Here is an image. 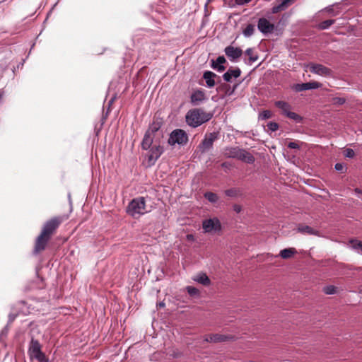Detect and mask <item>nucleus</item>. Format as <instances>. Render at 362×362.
Instances as JSON below:
<instances>
[{"instance_id": "26", "label": "nucleus", "mask_w": 362, "mask_h": 362, "mask_svg": "<svg viewBox=\"0 0 362 362\" xmlns=\"http://www.w3.org/2000/svg\"><path fill=\"white\" fill-rule=\"evenodd\" d=\"M288 118L293 120L296 123H300L303 121V117L296 112H291V110L286 115Z\"/></svg>"}, {"instance_id": "46", "label": "nucleus", "mask_w": 362, "mask_h": 362, "mask_svg": "<svg viewBox=\"0 0 362 362\" xmlns=\"http://www.w3.org/2000/svg\"><path fill=\"white\" fill-rule=\"evenodd\" d=\"M245 54L249 55V53H250L249 49H247L245 51Z\"/></svg>"}, {"instance_id": "44", "label": "nucleus", "mask_w": 362, "mask_h": 362, "mask_svg": "<svg viewBox=\"0 0 362 362\" xmlns=\"http://www.w3.org/2000/svg\"><path fill=\"white\" fill-rule=\"evenodd\" d=\"M257 59V57H252V54H250V62H255Z\"/></svg>"}, {"instance_id": "27", "label": "nucleus", "mask_w": 362, "mask_h": 362, "mask_svg": "<svg viewBox=\"0 0 362 362\" xmlns=\"http://www.w3.org/2000/svg\"><path fill=\"white\" fill-rule=\"evenodd\" d=\"M204 197L211 203H216L218 199L217 194L211 192H206Z\"/></svg>"}, {"instance_id": "31", "label": "nucleus", "mask_w": 362, "mask_h": 362, "mask_svg": "<svg viewBox=\"0 0 362 362\" xmlns=\"http://www.w3.org/2000/svg\"><path fill=\"white\" fill-rule=\"evenodd\" d=\"M334 22H335V21L332 20V19L324 21L319 24V28L321 30L327 29L329 26H331L332 24H334Z\"/></svg>"}, {"instance_id": "15", "label": "nucleus", "mask_w": 362, "mask_h": 362, "mask_svg": "<svg viewBox=\"0 0 362 362\" xmlns=\"http://www.w3.org/2000/svg\"><path fill=\"white\" fill-rule=\"evenodd\" d=\"M226 62V60L223 56H219L216 60L212 59L211 61V66L218 72H223L226 69V67L223 66Z\"/></svg>"}, {"instance_id": "16", "label": "nucleus", "mask_w": 362, "mask_h": 362, "mask_svg": "<svg viewBox=\"0 0 362 362\" xmlns=\"http://www.w3.org/2000/svg\"><path fill=\"white\" fill-rule=\"evenodd\" d=\"M295 0H278L276 4L272 8V13H276L285 10L291 5Z\"/></svg>"}, {"instance_id": "24", "label": "nucleus", "mask_w": 362, "mask_h": 362, "mask_svg": "<svg viewBox=\"0 0 362 362\" xmlns=\"http://www.w3.org/2000/svg\"><path fill=\"white\" fill-rule=\"evenodd\" d=\"M193 279L195 281H197L204 286H207L210 284L209 278L206 276V274H204V273L198 274L196 276H194L193 278Z\"/></svg>"}, {"instance_id": "12", "label": "nucleus", "mask_w": 362, "mask_h": 362, "mask_svg": "<svg viewBox=\"0 0 362 362\" xmlns=\"http://www.w3.org/2000/svg\"><path fill=\"white\" fill-rule=\"evenodd\" d=\"M322 83L317 81H310L303 83H298L294 86V90L297 92H301L310 89H316L320 88Z\"/></svg>"}, {"instance_id": "9", "label": "nucleus", "mask_w": 362, "mask_h": 362, "mask_svg": "<svg viewBox=\"0 0 362 362\" xmlns=\"http://www.w3.org/2000/svg\"><path fill=\"white\" fill-rule=\"evenodd\" d=\"M226 155L229 157L237 158L246 163L249 162L248 153L245 150L240 149L238 147L226 149Z\"/></svg>"}, {"instance_id": "48", "label": "nucleus", "mask_w": 362, "mask_h": 362, "mask_svg": "<svg viewBox=\"0 0 362 362\" xmlns=\"http://www.w3.org/2000/svg\"><path fill=\"white\" fill-rule=\"evenodd\" d=\"M250 163H251V162H252L254 160V158L252 156H250Z\"/></svg>"}, {"instance_id": "32", "label": "nucleus", "mask_w": 362, "mask_h": 362, "mask_svg": "<svg viewBox=\"0 0 362 362\" xmlns=\"http://www.w3.org/2000/svg\"><path fill=\"white\" fill-rule=\"evenodd\" d=\"M323 292L327 295H332L337 293V288L334 286H326L322 289Z\"/></svg>"}, {"instance_id": "23", "label": "nucleus", "mask_w": 362, "mask_h": 362, "mask_svg": "<svg viewBox=\"0 0 362 362\" xmlns=\"http://www.w3.org/2000/svg\"><path fill=\"white\" fill-rule=\"evenodd\" d=\"M297 253L294 247L286 248L280 251L279 256L283 259H289Z\"/></svg>"}, {"instance_id": "28", "label": "nucleus", "mask_w": 362, "mask_h": 362, "mask_svg": "<svg viewBox=\"0 0 362 362\" xmlns=\"http://www.w3.org/2000/svg\"><path fill=\"white\" fill-rule=\"evenodd\" d=\"M350 243L353 249L362 254V242L357 240H351Z\"/></svg>"}, {"instance_id": "13", "label": "nucleus", "mask_w": 362, "mask_h": 362, "mask_svg": "<svg viewBox=\"0 0 362 362\" xmlns=\"http://www.w3.org/2000/svg\"><path fill=\"white\" fill-rule=\"evenodd\" d=\"M206 100L205 93L201 89L194 90L190 96V101L193 105H199Z\"/></svg>"}, {"instance_id": "8", "label": "nucleus", "mask_w": 362, "mask_h": 362, "mask_svg": "<svg viewBox=\"0 0 362 362\" xmlns=\"http://www.w3.org/2000/svg\"><path fill=\"white\" fill-rule=\"evenodd\" d=\"M164 148L162 146H153L148 151L147 155L148 164L149 166L153 165L156 160L163 154Z\"/></svg>"}, {"instance_id": "30", "label": "nucleus", "mask_w": 362, "mask_h": 362, "mask_svg": "<svg viewBox=\"0 0 362 362\" xmlns=\"http://www.w3.org/2000/svg\"><path fill=\"white\" fill-rule=\"evenodd\" d=\"M160 128V124L159 122H153L149 127L148 129L146 132H150V134L153 136L154 133L158 131Z\"/></svg>"}, {"instance_id": "14", "label": "nucleus", "mask_w": 362, "mask_h": 362, "mask_svg": "<svg viewBox=\"0 0 362 362\" xmlns=\"http://www.w3.org/2000/svg\"><path fill=\"white\" fill-rule=\"evenodd\" d=\"M274 25L266 18H260L258 22V29L264 33H272L274 30Z\"/></svg>"}, {"instance_id": "43", "label": "nucleus", "mask_w": 362, "mask_h": 362, "mask_svg": "<svg viewBox=\"0 0 362 362\" xmlns=\"http://www.w3.org/2000/svg\"><path fill=\"white\" fill-rule=\"evenodd\" d=\"M14 319H15V315H9V320H8L9 322H12L14 320Z\"/></svg>"}, {"instance_id": "19", "label": "nucleus", "mask_w": 362, "mask_h": 362, "mask_svg": "<svg viewBox=\"0 0 362 362\" xmlns=\"http://www.w3.org/2000/svg\"><path fill=\"white\" fill-rule=\"evenodd\" d=\"M228 339V337L219 334H210L205 337L204 341L211 342V343H216L224 341Z\"/></svg>"}, {"instance_id": "4", "label": "nucleus", "mask_w": 362, "mask_h": 362, "mask_svg": "<svg viewBox=\"0 0 362 362\" xmlns=\"http://www.w3.org/2000/svg\"><path fill=\"white\" fill-rule=\"evenodd\" d=\"M28 354L31 359L35 358L39 362H47L45 354L41 351V345L36 339H31L28 348Z\"/></svg>"}, {"instance_id": "6", "label": "nucleus", "mask_w": 362, "mask_h": 362, "mask_svg": "<svg viewBox=\"0 0 362 362\" xmlns=\"http://www.w3.org/2000/svg\"><path fill=\"white\" fill-rule=\"evenodd\" d=\"M307 67L310 72L317 75L325 77H329L332 75V71L329 68L320 64L310 63Z\"/></svg>"}, {"instance_id": "37", "label": "nucleus", "mask_w": 362, "mask_h": 362, "mask_svg": "<svg viewBox=\"0 0 362 362\" xmlns=\"http://www.w3.org/2000/svg\"><path fill=\"white\" fill-rule=\"evenodd\" d=\"M334 168L336 170L339 171L341 173H344L346 171V168L342 163H336Z\"/></svg>"}, {"instance_id": "49", "label": "nucleus", "mask_w": 362, "mask_h": 362, "mask_svg": "<svg viewBox=\"0 0 362 362\" xmlns=\"http://www.w3.org/2000/svg\"><path fill=\"white\" fill-rule=\"evenodd\" d=\"M252 28L250 27V33H252Z\"/></svg>"}, {"instance_id": "2", "label": "nucleus", "mask_w": 362, "mask_h": 362, "mask_svg": "<svg viewBox=\"0 0 362 362\" xmlns=\"http://www.w3.org/2000/svg\"><path fill=\"white\" fill-rule=\"evenodd\" d=\"M212 116L211 113L206 112L201 108H194L187 112L185 119L189 126L195 128L209 121Z\"/></svg>"}, {"instance_id": "17", "label": "nucleus", "mask_w": 362, "mask_h": 362, "mask_svg": "<svg viewBox=\"0 0 362 362\" xmlns=\"http://www.w3.org/2000/svg\"><path fill=\"white\" fill-rule=\"evenodd\" d=\"M216 77L217 75L211 71H204L203 78L205 80L206 87L213 88L215 86V78Z\"/></svg>"}, {"instance_id": "20", "label": "nucleus", "mask_w": 362, "mask_h": 362, "mask_svg": "<svg viewBox=\"0 0 362 362\" xmlns=\"http://www.w3.org/2000/svg\"><path fill=\"white\" fill-rule=\"evenodd\" d=\"M298 232L303 233V234H309V235H318L319 232L314 228H311L310 226L300 224L298 225L297 228Z\"/></svg>"}, {"instance_id": "5", "label": "nucleus", "mask_w": 362, "mask_h": 362, "mask_svg": "<svg viewBox=\"0 0 362 362\" xmlns=\"http://www.w3.org/2000/svg\"><path fill=\"white\" fill-rule=\"evenodd\" d=\"M188 141V136L182 129H175L171 132L168 139V144L170 146L178 144L185 145Z\"/></svg>"}, {"instance_id": "29", "label": "nucleus", "mask_w": 362, "mask_h": 362, "mask_svg": "<svg viewBox=\"0 0 362 362\" xmlns=\"http://www.w3.org/2000/svg\"><path fill=\"white\" fill-rule=\"evenodd\" d=\"M273 116V113L270 110H264L259 114V119L264 120L267 119L272 118Z\"/></svg>"}, {"instance_id": "38", "label": "nucleus", "mask_w": 362, "mask_h": 362, "mask_svg": "<svg viewBox=\"0 0 362 362\" xmlns=\"http://www.w3.org/2000/svg\"><path fill=\"white\" fill-rule=\"evenodd\" d=\"M355 155V153L353 149L347 148L344 151V156L347 158H353Z\"/></svg>"}, {"instance_id": "10", "label": "nucleus", "mask_w": 362, "mask_h": 362, "mask_svg": "<svg viewBox=\"0 0 362 362\" xmlns=\"http://www.w3.org/2000/svg\"><path fill=\"white\" fill-rule=\"evenodd\" d=\"M225 54L227 57L232 62L239 59L243 54V51L239 47H235L232 45L226 47L224 49Z\"/></svg>"}, {"instance_id": "3", "label": "nucleus", "mask_w": 362, "mask_h": 362, "mask_svg": "<svg viewBox=\"0 0 362 362\" xmlns=\"http://www.w3.org/2000/svg\"><path fill=\"white\" fill-rule=\"evenodd\" d=\"M148 212L146 209L145 198L139 197L133 199L127 207V213L133 218H138Z\"/></svg>"}, {"instance_id": "50", "label": "nucleus", "mask_w": 362, "mask_h": 362, "mask_svg": "<svg viewBox=\"0 0 362 362\" xmlns=\"http://www.w3.org/2000/svg\"><path fill=\"white\" fill-rule=\"evenodd\" d=\"M360 293H362V289L361 290Z\"/></svg>"}, {"instance_id": "42", "label": "nucleus", "mask_w": 362, "mask_h": 362, "mask_svg": "<svg viewBox=\"0 0 362 362\" xmlns=\"http://www.w3.org/2000/svg\"><path fill=\"white\" fill-rule=\"evenodd\" d=\"M354 192L358 194V196L359 195H362V189H361L360 188H355L354 189Z\"/></svg>"}, {"instance_id": "40", "label": "nucleus", "mask_w": 362, "mask_h": 362, "mask_svg": "<svg viewBox=\"0 0 362 362\" xmlns=\"http://www.w3.org/2000/svg\"><path fill=\"white\" fill-rule=\"evenodd\" d=\"M233 210L236 212V213H240L241 211H242V207L240 205H238V204H234L233 206Z\"/></svg>"}, {"instance_id": "39", "label": "nucleus", "mask_w": 362, "mask_h": 362, "mask_svg": "<svg viewBox=\"0 0 362 362\" xmlns=\"http://www.w3.org/2000/svg\"><path fill=\"white\" fill-rule=\"evenodd\" d=\"M287 146L289 148H292V149H299L300 148V146L297 142H289Z\"/></svg>"}, {"instance_id": "1", "label": "nucleus", "mask_w": 362, "mask_h": 362, "mask_svg": "<svg viewBox=\"0 0 362 362\" xmlns=\"http://www.w3.org/2000/svg\"><path fill=\"white\" fill-rule=\"evenodd\" d=\"M62 223V218L59 217H54L47 221L42 230L41 233L37 238L35 245L34 252L38 253L45 250L46 245L52 234L59 227Z\"/></svg>"}, {"instance_id": "47", "label": "nucleus", "mask_w": 362, "mask_h": 362, "mask_svg": "<svg viewBox=\"0 0 362 362\" xmlns=\"http://www.w3.org/2000/svg\"><path fill=\"white\" fill-rule=\"evenodd\" d=\"M192 238V235H187V238H188V239H191Z\"/></svg>"}, {"instance_id": "22", "label": "nucleus", "mask_w": 362, "mask_h": 362, "mask_svg": "<svg viewBox=\"0 0 362 362\" xmlns=\"http://www.w3.org/2000/svg\"><path fill=\"white\" fill-rule=\"evenodd\" d=\"M275 106L278 107L279 110H281L283 115L285 116L288 114V112L291 110V105L282 100L276 101L274 103Z\"/></svg>"}, {"instance_id": "25", "label": "nucleus", "mask_w": 362, "mask_h": 362, "mask_svg": "<svg viewBox=\"0 0 362 362\" xmlns=\"http://www.w3.org/2000/svg\"><path fill=\"white\" fill-rule=\"evenodd\" d=\"M226 195L230 197H239L242 195V191L238 188H231L225 191Z\"/></svg>"}, {"instance_id": "21", "label": "nucleus", "mask_w": 362, "mask_h": 362, "mask_svg": "<svg viewBox=\"0 0 362 362\" xmlns=\"http://www.w3.org/2000/svg\"><path fill=\"white\" fill-rule=\"evenodd\" d=\"M153 136L150 134V132H146L144 134L141 142V147L144 150H148L152 145Z\"/></svg>"}, {"instance_id": "33", "label": "nucleus", "mask_w": 362, "mask_h": 362, "mask_svg": "<svg viewBox=\"0 0 362 362\" xmlns=\"http://www.w3.org/2000/svg\"><path fill=\"white\" fill-rule=\"evenodd\" d=\"M224 4L228 5L229 6H233L235 4L233 3L232 0H223ZM235 4L237 5H243L249 2V0H235Z\"/></svg>"}, {"instance_id": "41", "label": "nucleus", "mask_w": 362, "mask_h": 362, "mask_svg": "<svg viewBox=\"0 0 362 362\" xmlns=\"http://www.w3.org/2000/svg\"><path fill=\"white\" fill-rule=\"evenodd\" d=\"M249 33H250L249 25H247L245 26V28L243 30V34L245 36L247 37V36H249Z\"/></svg>"}, {"instance_id": "7", "label": "nucleus", "mask_w": 362, "mask_h": 362, "mask_svg": "<svg viewBox=\"0 0 362 362\" xmlns=\"http://www.w3.org/2000/svg\"><path fill=\"white\" fill-rule=\"evenodd\" d=\"M202 228L205 233L218 232L221 230V224L218 218H213L204 220L202 222Z\"/></svg>"}, {"instance_id": "11", "label": "nucleus", "mask_w": 362, "mask_h": 362, "mask_svg": "<svg viewBox=\"0 0 362 362\" xmlns=\"http://www.w3.org/2000/svg\"><path fill=\"white\" fill-rule=\"evenodd\" d=\"M216 139V135L215 133H210L208 135H206L203 141L199 145V148L202 152L206 151L210 149L213 143Z\"/></svg>"}, {"instance_id": "36", "label": "nucleus", "mask_w": 362, "mask_h": 362, "mask_svg": "<svg viewBox=\"0 0 362 362\" xmlns=\"http://www.w3.org/2000/svg\"><path fill=\"white\" fill-rule=\"evenodd\" d=\"M345 102H346V99L344 98L335 97V98H333V99H332V103L334 105H341L344 104Z\"/></svg>"}, {"instance_id": "45", "label": "nucleus", "mask_w": 362, "mask_h": 362, "mask_svg": "<svg viewBox=\"0 0 362 362\" xmlns=\"http://www.w3.org/2000/svg\"><path fill=\"white\" fill-rule=\"evenodd\" d=\"M158 305L159 307H164L165 306V303L163 302H160L158 303Z\"/></svg>"}, {"instance_id": "18", "label": "nucleus", "mask_w": 362, "mask_h": 362, "mask_svg": "<svg viewBox=\"0 0 362 362\" xmlns=\"http://www.w3.org/2000/svg\"><path fill=\"white\" fill-rule=\"evenodd\" d=\"M240 69L239 68L229 69L223 75L224 81L231 82L233 78H238L240 75Z\"/></svg>"}, {"instance_id": "35", "label": "nucleus", "mask_w": 362, "mask_h": 362, "mask_svg": "<svg viewBox=\"0 0 362 362\" xmlns=\"http://www.w3.org/2000/svg\"><path fill=\"white\" fill-rule=\"evenodd\" d=\"M186 290L187 293L192 296L199 295V290L195 287L189 286L186 287Z\"/></svg>"}, {"instance_id": "34", "label": "nucleus", "mask_w": 362, "mask_h": 362, "mask_svg": "<svg viewBox=\"0 0 362 362\" xmlns=\"http://www.w3.org/2000/svg\"><path fill=\"white\" fill-rule=\"evenodd\" d=\"M267 131L275 132L278 130V129L279 128V125L278 123L275 122H270L267 124Z\"/></svg>"}]
</instances>
